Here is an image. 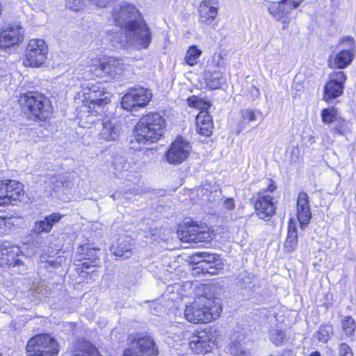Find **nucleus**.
I'll list each match as a JSON object with an SVG mask.
<instances>
[{"label": "nucleus", "mask_w": 356, "mask_h": 356, "mask_svg": "<svg viewBox=\"0 0 356 356\" xmlns=\"http://www.w3.org/2000/svg\"><path fill=\"white\" fill-rule=\"evenodd\" d=\"M113 18L122 31H107V40L113 46L132 47L140 50L147 49L152 41V33L138 10L133 5H117L113 11Z\"/></svg>", "instance_id": "1"}, {"label": "nucleus", "mask_w": 356, "mask_h": 356, "mask_svg": "<svg viewBox=\"0 0 356 356\" xmlns=\"http://www.w3.org/2000/svg\"><path fill=\"white\" fill-rule=\"evenodd\" d=\"M221 312L219 299L202 296L186 306L184 316L193 323H207L217 319Z\"/></svg>", "instance_id": "2"}, {"label": "nucleus", "mask_w": 356, "mask_h": 356, "mask_svg": "<svg viewBox=\"0 0 356 356\" xmlns=\"http://www.w3.org/2000/svg\"><path fill=\"white\" fill-rule=\"evenodd\" d=\"M19 103L24 110H28L33 117L40 120L44 121L52 113L51 102L39 92H31L21 95Z\"/></svg>", "instance_id": "3"}, {"label": "nucleus", "mask_w": 356, "mask_h": 356, "mask_svg": "<svg viewBox=\"0 0 356 356\" xmlns=\"http://www.w3.org/2000/svg\"><path fill=\"white\" fill-rule=\"evenodd\" d=\"M26 353L28 356H56L58 353V344L49 334H38L29 341Z\"/></svg>", "instance_id": "4"}, {"label": "nucleus", "mask_w": 356, "mask_h": 356, "mask_svg": "<svg viewBox=\"0 0 356 356\" xmlns=\"http://www.w3.org/2000/svg\"><path fill=\"white\" fill-rule=\"evenodd\" d=\"M47 54L48 46L44 40L31 39L26 49L24 65L26 67H40L45 63Z\"/></svg>", "instance_id": "5"}, {"label": "nucleus", "mask_w": 356, "mask_h": 356, "mask_svg": "<svg viewBox=\"0 0 356 356\" xmlns=\"http://www.w3.org/2000/svg\"><path fill=\"white\" fill-rule=\"evenodd\" d=\"M25 200L26 195L21 183L13 179L0 181V206L15 205Z\"/></svg>", "instance_id": "6"}, {"label": "nucleus", "mask_w": 356, "mask_h": 356, "mask_svg": "<svg viewBox=\"0 0 356 356\" xmlns=\"http://www.w3.org/2000/svg\"><path fill=\"white\" fill-rule=\"evenodd\" d=\"M25 29L19 22H9L0 28V48L6 49L21 43Z\"/></svg>", "instance_id": "7"}, {"label": "nucleus", "mask_w": 356, "mask_h": 356, "mask_svg": "<svg viewBox=\"0 0 356 356\" xmlns=\"http://www.w3.org/2000/svg\"><path fill=\"white\" fill-rule=\"evenodd\" d=\"M152 97L151 91L143 88L130 89L122 98V107L127 111H136L146 106Z\"/></svg>", "instance_id": "8"}, {"label": "nucleus", "mask_w": 356, "mask_h": 356, "mask_svg": "<svg viewBox=\"0 0 356 356\" xmlns=\"http://www.w3.org/2000/svg\"><path fill=\"white\" fill-rule=\"evenodd\" d=\"M191 150L189 142L177 137L165 153L166 160L170 164L179 165L188 157Z\"/></svg>", "instance_id": "9"}, {"label": "nucleus", "mask_w": 356, "mask_h": 356, "mask_svg": "<svg viewBox=\"0 0 356 356\" xmlns=\"http://www.w3.org/2000/svg\"><path fill=\"white\" fill-rule=\"evenodd\" d=\"M346 76L342 71L333 72L329 75V81L324 88L323 99L329 102L343 94Z\"/></svg>", "instance_id": "10"}, {"label": "nucleus", "mask_w": 356, "mask_h": 356, "mask_svg": "<svg viewBox=\"0 0 356 356\" xmlns=\"http://www.w3.org/2000/svg\"><path fill=\"white\" fill-rule=\"evenodd\" d=\"M341 44L345 46L334 57V62H330V66L339 69L348 67L354 58L355 45L354 39L347 36L341 39Z\"/></svg>", "instance_id": "11"}, {"label": "nucleus", "mask_w": 356, "mask_h": 356, "mask_svg": "<svg viewBox=\"0 0 356 356\" xmlns=\"http://www.w3.org/2000/svg\"><path fill=\"white\" fill-rule=\"evenodd\" d=\"M98 63L99 66L94 70V74L96 76H101L102 73L108 74L111 78H115L123 74L126 69V65L122 60L109 57Z\"/></svg>", "instance_id": "12"}, {"label": "nucleus", "mask_w": 356, "mask_h": 356, "mask_svg": "<svg viewBox=\"0 0 356 356\" xmlns=\"http://www.w3.org/2000/svg\"><path fill=\"white\" fill-rule=\"evenodd\" d=\"M211 333L199 332L189 342V348L196 354H206L215 347V340Z\"/></svg>", "instance_id": "13"}, {"label": "nucleus", "mask_w": 356, "mask_h": 356, "mask_svg": "<svg viewBox=\"0 0 356 356\" xmlns=\"http://www.w3.org/2000/svg\"><path fill=\"white\" fill-rule=\"evenodd\" d=\"M143 119L141 118L136 124L134 129V137L138 143H146L147 142L154 143L159 140L163 136L158 131V129L145 126Z\"/></svg>", "instance_id": "14"}, {"label": "nucleus", "mask_w": 356, "mask_h": 356, "mask_svg": "<svg viewBox=\"0 0 356 356\" xmlns=\"http://www.w3.org/2000/svg\"><path fill=\"white\" fill-rule=\"evenodd\" d=\"M129 348L134 349L142 356H156L158 354L154 340L149 335L135 338Z\"/></svg>", "instance_id": "15"}, {"label": "nucleus", "mask_w": 356, "mask_h": 356, "mask_svg": "<svg viewBox=\"0 0 356 356\" xmlns=\"http://www.w3.org/2000/svg\"><path fill=\"white\" fill-rule=\"evenodd\" d=\"M254 208L259 218L266 220L271 217L275 211L273 197L263 192L258 193Z\"/></svg>", "instance_id": "16"}, {"label": "nucleus", "mask_w": 356, "mask_h": 356, "mask_svg": "<svg viewBox=\"0 0 356 356\" xmlns=\"http://www.w3.org/2000/svg\"><path fill=\"white\" fill-rule=\"evenodd\" d=\"M218 13L217 0H202L199 6L200 22L211 24Z\"/></svg>", "instance_id": "17"}, {"label": "nucleus", "mask_w": 356, "mask_h": 356, "mask_svg": "<svg viewBox=\"0 0 356 356\" xmlns=\"http://www.w3.org/2000/svg\"><path fill=\"white\" fill-rule=\"evenodd\" d=\"M296 209L298 220L303 229L309 223L312 217L309 197L305 192L300 193L297 199Z\"/></svg>", "instance_id": "18"}, {"label": "nucleus", "mask_w": 356, "mask_h": 356, "mask_svg": "<svg viewBox=\"0 0 356 356\" xmlns=\"http://www.w3.org/2000/svg\"><path fill=\"white\" fill-rule=\"evenodd\" d=\"M102 126V128L99 133L102 139L106 141H115L119 138L121 133V126L116 119L104 120Z\"/></svg>", "instance_id": "19"}, {"label": "nucleus", "mask_w": 356, "mask_h": 356, "mask_svg": "<svg viewBox=\"0 0 356 356\" xmlns=\"http://www.w3.org/2000/svg\"><path fill=\"white\" fill-rule=\"evenodd\" d=\"M63 216L58 212L47 216L42 220H36L33 227V232L36 234H47L51 232L54 225L58 223Z\"/></svg>", "instance_id": "20"}, {"label": "nucleus", "mask_w": 356, "mask_h": 356, "mask_svg": "<svg viewBox=\"0 0 356 356\" xmlns=\"http://www.w3.org/2000/svg\"><path fill=\"white\" fill-rule=\"evenodd\" d=\"M196 129L200 135L209 136L211 134L213 122L207 111L202 110L199 112L196 117Z\"/></svg>", "instance_id": "21"}, {"label": "nucleus", "mask_w": 356, "mask_h": 356, "mask_svg": "<svg viewBox=\"0 0 356 356\" xmlns=\"http://www.w3.org/2000/svg\"><path fill=\"white\" fill-rule=\"evenodd\" d=\"M92 97H91V104H89V109H95L96 106L100 108L107 104L110 99L104 92V88L101 83H92Z\"/></svg>", "instance_id": "22"}, {"label": "nucleus", "mask_w": 356, "mask_h": 356, "mask_svg": "<svg viewBox=\"0 0 356 356\" xmlns=\"http://www.w3.org/2000/svg\"><path fill=\"white\" fill-rule=\"evenodd\" d=\"M270 15H272L277 21H280L284 24L283 29H286L290 19L286 14L284 5L282 1L279 2H273L267 8Z\"/></svg>", "instance_id": "23"}, {"label": "nucleus", "mask_w": 356, "mask_h": 356, "mask_svg": "<svg viewBox=\"0 0 356 356\" xmlns=\"http://www.w3.org/2000/svg\"><path fill=\"white\" fill-rule=\"evenodd\" d=\"M113 254L124 259L129 258L132 254V245L130 239L127 237H121L116 244L111 247Z\"/></svg>", "instance_id": "24"}, {"label": "nucleus", "mask_w": 356, "mask_h": 356, "mask_svg": "<svg viewBox=\"0 0 356 356\" xmlns=\"http://www.w3.org/2000/svg\"><path fill=\"white\" fill-rule=\"evenodd\" d=\"M204 79L207 86L211 90L220 88L226 83V78L222 72L215 70L207 71L204 74Z\"/></svg>", "instance_id": "25"}, {"label": "nucleus", "mask_w": 356, "mask_h": 356, "mask_svg": "<svg viewBox=\"0 0 356 356\" xmlns=\"http://www.w3.org/2000/svg\"><path fill=\"white\" fill-rule=\"evenodd\" d=\"M113 166L118 172L124 174L135 169L136 162L129 156H118L114 159Z\"/></svg>", "instance_id": "26"}, {"label": "nucleus", "mask_w": 356, "mask_h": 356, "mask_svg": "<svg viewBox=\"0 0 356 356\" xmlns=\"http://www.w3.org/2000/svg\"><path fill=\"white\" fill-rule=\"evenodd\" d=\"M145 126L158 129V131L163 134L166 126L163 117L158 113H149L142 117Z\"/></svg>", "instance_id": "27"}, {"label": "nucleus", "mask_w": 356, "mask_h": 356, "mask_svg": "<svg viewBox=\"0 0 356 356\" xmlns=\"http://www.w3.org/2000/svg\"><path fill=\"white\" fill-rule=\"evenodd\" d=\"M241 119L238 126V134L245 128L248 123L257 120L258 118H261L262 113L259 110L246 108L241 111Z\"/></svg>", "instance_id": "28"}, {"label": "nucleus", "mask_w": 356, "mask_h": 356, "mask_svg": "<svg viewBox=\"0 0 356 356\" xmlns=\"http://www.w3.org/2000/svg\"><path fill=\"white\" fill-rule=\"evenodd\" d=\"M298 245V234L295 224L291 222L289 225L288 234L285 241L284 248L287 252H292Z\"/></svg>", "instance_id": "29"}, {"label": "nucleus", "mask_w": 356, "mask_h": 356, "mask_svg": "<svg viewBox=\"0 0 356 356\" xmlns=\"http://www.w3.org/2000/svg\"><path fill=\"white\" fill-rule=\"evenodd\" d=\"M202 53V50L198 49L196 45L189 47L186 52L184 58L185 63L190 66L195 65Z\"/></svg>", "instance_id": "30"}, {"label": "nucleus", "mask_w": 356, "mask_h": 356, "mask_svg": "<svg viewBox=\"0 0 356 356\" xmlns=\"http://www.w3.org/2000/svg\"><path fill=\"white\" fill-rule=\"evenodd\" d=\"M5 244L8 245L5 250V263L12 264L18 261V259H15L20 252L19 248L17 245L10 244L8 241H5Z\"/></svg>", "instance_id": "31"}, {"label": "nucleus", "mask_w": 356, "mask_h": 356, "mask_svg": "<svg viewBox=\"0 0 356 356\" xmlns=\"http://www.w3.org/2000/svg\"><path fill=\"white\" fill-rule=\"evenodd\" d=\"M341 117L334 107L324 108L321 111L322 121L325 124H331L336 122Z\"/></svg>", "instance_id": "32"}, {"label": "nucleus", "mask_w": 356, "mask_h": 356, "mask_svg": "<svg viewBox=\"0 0 356 356\" xmlns=\"http://www.w3.org/2000/svg\"><path fill=\"white\" fill-rule=\"evenodd\" d=\"M196 227L197 229L194 232L192 243L197 244L202 242H209L213 239V235L209 232V229L206 231L204 230L203 227L199 226H196Z\"/></svg>", "instance_id": "33"}, {"label": "nucleus", "mask_w": 356, "mask_h": 356, "mask_svg": "<svg viewBox=\"0 0 356 356\" xmlns=\"http://www.w3.org/2000/svg\"><path fill=\"white\" fill-rule=\"evenodd\" d=\"M196 226L183 227L177 230V237L180 241L186 243H192L194 236V232L196 231Z\"/></svg>", "instance_id": "34"}, {"label": "nucleus", "mask_w": 356, "mask_h": 356, "mask_svg": "<svg viewBox=\"0 0 356 356\" xmlns=\"http://www.w3.org/2000/svg\"><path fill=\"white\" fill-rule=\"evenodd\" d=\"M196 256L202 259V261H198V268L202 267L206 264H213L215 262L220 260L219 255L215 254H211L208 252L197 253Z\"/></svg>", "instance_id": "35"}, {"label": "nucleus", "mask_w": 356, "mask_h": 356, "mask_svg": "<svg viewBox=\"0 0 356 356\" xmlns=\"http://www.w3.org/2000/svg\"><path fill=\"white\" fill-rule=\"evenodd\" d=\"M88 113L90 114L82 113L80 116V124L82 127L84 128H90V125L93 124L97 120V115L98 113L97 110L94 111H88Z\"/></svg>", "instance_id": "36"}, {"label": "nucleus", "mask_w": 356, "mask_h": 356, "mask_svg": "<svg viewBox=\"0 0 356 356\" xmlns=\"http://www.w3.org/2000/svg\"><path fill=\"white\" fill-rule=\"evenodd\" d=\"M336 122V126L332 129L333 134L345 136L350 132V127H348V122L346 120L340 118Z\"/></svg>", "instance_id": "37"}, {"label": "nucleus", "mask_w": 356, "mask_h": 356, "mask_svg": "<svg viewBox=\"0 0 356 356\" xmlns=\"http://www.w3.org/2000/svg\"><path fill=\"white\" fill-rule=\"evenodd\" d=\"M285 332L277 328H273L270 330V340L276 346L282 344L285 339Z\"/></svg>", "instance_id": "38"}, {"label": "nucleus", "mask_w": 356, "mask_h": 356, "mask_svg": "<svg viewBox=\"0 0 356 356\" xmlns=\"http://www.w3.org/2000/svg\"><path fill=\"white\" fill-rule=\"evenodd\" d=\"M223 266L224 265L222 262L221 261V260H219L215 262L213 264H206L205 266L200 267V268L204 274L207 273L210 275H216L223 269Z\"/></svg>", "instance_id": "39"}, {"label": "nucleus", "mask_w": 356, "mask_h": 356, "mask_svg": "<svg viewBox=\"0 0 356 356\" xmlns=\"http://www.w3.org/2000/svg\"><path fill=\"white\" fill-rule=\"evenodd\" d=\"M342 327L347 336H351L356 329V323L350 316H346L342 320Z\"/></svg>", "instance_id": "40"}, {"label": "nucleus", "mask_w": 356, "mask_h": 356, "mask_svg": "<svg viewBox=\"0 0 356 356\" xmlns=\"http://www.w3.org/2000/svg\"><path fill=\"white\" fill-rule=\"evenodd\" d=\"M99 264V260L98 259H94L91 260L89 258L84 257L80 260L79 264H76V266L80 269H88L90 267H96Z\"/></svg>", "instance_id": "41"}, {"label": "nucleus", "mask_w": 356, "mask_h": 356, "mask_svg": "<svg viewBox=\"0 0 356 356\" xmlns=\"http://www.w3.org/2000/svg\"><path fill=\"white\" fill-rule=\"evenodd\" d=\"M332 333V328L330 325H323L319 328L318 332V337L319 341L322 342H327L331 334Z\"/></svg>", "instance_id": "42"}, {"label": "nucleus", "mask_w": 356, "mask_h": 356, "mask_svg": "<svg viewBox=\"0 0 356 356\" xmlns=\"http://www.w3.org/2000/svg\"><path fill=\"white\" fill-rule=\"evenodd\" d=\"M187 102L188 106L201 108L202 110H204V108H208L209 106H210L209 104H206L201 99L195 96L190 97L189 98H188Z\"/></svg>", "instance_id": "43"}, {"label": "nucleus", "mask_w": 356, "mask_h": 356, "mask_svg": "<svg viewBox=\"0 0 356 356\" xmlns=\"http://www.w3.org/2000/svg\"><path fill=\"white\" fill-rule=\"evenodd\" d=\"M229 352L234 356H249L250 353L246 351L239 343H234L229 347Z\"/></svg>", "instance_id": "44"}, {"label": "nucleus", "mask_w": 356, "mask_h": 356, "mask_svg": "<svg viewBox=\"0 0 356 356\" xmlns=\"http://www.w3.org/2000/svg\"><path fill=\"white\" fill-rule=\"evenodd\" d=\"M283 5H284V8L286 12V14L289 15L291 10L294 8H298L304 0H281Z\"/></svg>", "instance_id": "45"}, {"label": "nucleus", "mask_w": 356, "mask_h": 356, "mask_svg": "<svg viewBox=\"0 0 356 356\" xmlns=\"http://www.w3.org/2000/svg\"><path fill=\"white\" fill-rule=\"evenodd\" d=\"M10 227V223L9 219L0 216V234H4L7 232Z\"/></svg>", "instance_id": "46"}, {"label": "nucleus", "mask_w": 356, "mask_h": 356, "mask_svg": "<svg viewBox=\"0 0 356 356\" xmlns=\"http://www.w3.org/2000/svg\"><path fill=\"white\" fill-rule=\"evenodd\" d=\"M339 356H353L350 348L346 343H341L340 345Z\"/></svg>", "instance_id": "47"}, {"label": "nucleus", "mask_w": 356, "mask_h": 356, "mask_svg": "<svg viewBox=\"0 0 356 356\" xmlns=\"http://www.w3.org/2000/svg\"><path fill=\"white\" fill-rule=\"evenodd\" d=\"M85 90H89V92L84 91L83 97L85 99H87L90 102L89 104H91V97H92V83H88L85 84Z\"/></svg>", "instance_id": "48"}, {"label": "nucleus", "mask_w": 356, "mask_h": 356, "mask_svg": "<svg viewBox=\"0 0 356 356\" xmlns=\"http://www.w3.org/2000/svg\"><path fill=\"white\" fill-rule=\"evenodd\" d=\"M223 208L227 211H232L235 208V202L233 198L226 197L223 202Z\"/></svg>", "instance_id": "49"}, {"label": "nucleus", "mask_w": 356, "mask_h": 356, "mask_svg": "<svg viewBox=\"0 0 356 356\" xmlns=\"http://www.w3.org/2000/svg\"><path fill=\"white\" fill-rule=\"evenodd\" d=\"M51 183L54 185V187L53 188L54 191H57L58 188L63 185L62 177L59 175L52 177Z\"/></svg>", "instance_id": "50"}, {"label": "nucleus", "mask_w": 356, "mask_h": 356, "mask_svg": "<svg viewBox=\"0 0 356 356\" xmlns=\"http://www.w3.org/2000/svg\"><path fill=\"white\" fill-rule=\"evenodd\" d=\"M249 92L250 94V96L252 99H256L257 98L259 95H260V92H259V90L254 86H252L250 89H249Z\"/></svg>", "instance_id": "51"}, {"label": "nucleus", "mask_w": 356, "mask_h": 356, "mask_svg": "<svg viewBox=\"0 0 356 356\" xmlns=\"http://www.w3.org/2000/svg\"><path fill=\"white\" fill-rule=\"evenodd\" d=\"M123 356H142L137 352H134V349L126 348L123 352Z\"/></svg>", "instance_id": "52"}, {"label": "nucleus", "mask_w": 356, "mask_h": 356, "mask_svg": "<svg viewBox=\"0 0 356 356\" xmlns=\"http://www.w3.org/2000/svg\"><path fill=\"white\" fill-rule=\"evenodd\" d=\"M268 181L270 182V184L268 185L267 191L273 192L276 189V186L270 179Z\"/></svg>", "instance_id": "53"}, {"label": "nucleus", "mask_w": 356, "mask_h": 356, "mask_svg": "<svg viewBox=\"0 0 356 356\" xmlns=\"http://www.w3.org/2000/svg\"><path fill=\"white\" fill-rule=\"evenodd\" d=\"M60 261H61V258H60V261H51V260H49V261H47V264H49L50 266H55L57 264H60Z\"/></svg>", "instance_id": "54"}, {"label": "nucleus", "mask_w": 356, "mask_h": 356, "mask_svg": "<svg viewBox=\"0 0 356 356\" xmlns=\"http://www.w3.org/2000/svg\"><path fill=\"white\" fill-rule=\"evenodd\" d=\"M113 200H115L119 197V194L118 193H115L111 196Z\"/></svg>", "instance_id": "55"}, {"label": "nucleus", "mask_w": 356, "mask_h": 356, "mask_svg": "<svg viewBox=\"0 0 356 356\" xmlns=\"http://www.w3.org/2000/svg\"><path fill=\"white\" fill-rule=\"evenodd\" d=\"M310 356H321V355L318 352H314V353H312V355Z\"/></svg>", "instance_id": "56"}, {"label": "nucleus", "mask_w": 356, "mask_h": 356, "mask_svg": "<svg viewBox=\"0 0 356 356\" xmlns=\"http://www.w3.org/2000/svg\"><path fill=\"white\" fill-rule=\"evenodd\" d=\"M82 87H83V90H82L83 93L84 91L89 92V90H85V85L82 86Z\"/></svg>", "instance_id": "57"}, {"label": "nucleus", "mask_w": 356, "mask_h": 356, "mask_svg": "<svg viewBox=\"0 0 356 356\" xmlns=\"http://www.w3.org/2000/svg\"><path fill=\"white\" fill-rule=\"evenodd\" d=\"M218 58L219 59H220V58H221L220 55H218Z\"/></svg>", "instance_id": "58"}]
</instances>
